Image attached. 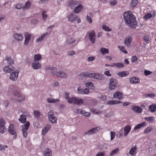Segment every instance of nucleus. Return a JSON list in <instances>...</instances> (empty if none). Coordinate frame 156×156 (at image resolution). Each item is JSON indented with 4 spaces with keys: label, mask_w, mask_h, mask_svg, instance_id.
<instances>
[{
    "label": "nucleus",
    "mask_w": 156,
    "mask_h": 156,
    "mask_svg": "<svg viewBox=\"0 0 156 156\" xmlns=\"http://www.w3.org/2000/svg\"><path fill=\"white\" fill-rule=\"evenodd\" d=\"M130 129L131 127L129 125L126 126L125 127L124 129V135L125 136L129 133Z\"/></svg>",
    "instance_id": "nucleus-27"
},
{
    "label": "nucleus",
    "mask_w": 156,
    "mask_h": 156,
    "mask_svg": "<svg viewBox=\"0 0 156 156\" xmlns=\"http://www.w3.org/2000/svg\"><path fill=\"white\" fill-rule=\"evenodd\" d=\"M30 125V122L28 121H27L24 125H23L21 126V131L22 132L23 136L24 138H26L27 137L28 135L27 131Z\"/></svg>",
    "instance_id": "nucleus-3"
},
{
    "label": "nucleus",
    "mask_w": 156,
    "mask_h": 156,
    "mask_svg": "<svg viewBox=\"0 0 156 156\" xmlns=\"http://www.w3.org/2000/svg\"><path fill=\"white\" fill-rule=\"evenodd\" d=\"M24 36L25 40L24 42V44L25 45H27L28 44L29 41H30L31 35L30 33H25Z\"/></svg>",
    "instance_id": "nucleus-11"
},
{
    "label": "nucleus",
    "mask_w": 156,
    "mask_h": 156,
    "mask_svg": "<svg viewBox=\"0 0 156 156\" xmlns=\"http://www.w3.org/2000/svg\"><path fill=\"white\" fill-rule=\"evenodd\" d=\"M48 34L47 33H45L40 37L36 40V41L38 42L41 41Z\"/></svg>",
    "instance_id": "nucleus-36"
},
{
    "label": "nucleus",
    "mask_w": 156,
    "mask_h": 156,
    "mask_svg": "<svg viewBox=\"0 0 156 156\" xmlns=\"http://www.w3.org/2000/svg\"><path fill=\"white\" fill-rule=\"evenodd\" d=\"M19 121L21 123H24L26 121V118L24 115H22L20 116V118L19 119Z\"/></svg>",
    "instance_id": "nucleus-32"
},
{
    "label": "nucleus",
    "mask_w": 156,
    "mask_h": 156,
    "mask_svg": "<svg viewBox=\"0 0 156 156\" xmlns=\"http://www.w3.org/2000/svg\"><path fill=\"white\" fill-rule=\"evenodd\" d=\"M69 95V92H66V93H65V98H66V99L68 100L67 101L69 103V100L71 101H72L71 98H73V97H70Z\"/></svg>",
    "instance_id": "nucleus-38"
},
{
    "label": "nucleus",
    "mask_w": 156,
    "mask_h": 156,
    "mask_svg": "<svg viewBox=\"0 0 156 156\" xmlns=\"http://www.w3.org/2000/svg\"><path fill=\"white\" fill-rule=\"evenodd\" d=\"M138 0H132L131 2V6L132 7L135 6L138 3Z\"/></svg>",
    "instance_id": "nucleus-45"
},
{
    "label": "nucleus",
    "mask_w": 156,
    "mask_h": 156,
    "mask_svg": "<svg viewBox=\"0 0 156 156\" xmlns=\"http://www.w3.org/2000/svg\"><path fill=\"white\" fill-rule=\"evenodd\" d=\"M48 119L50 122L54 124L57 122V119L55 116L49 118Z\"/></svg>",
    "instance_id": "nucleus-33"
},
{
    "label": "nucleus",
    "mask_w": 156,
    "mask_h": 156,
    "mask_svg": "<svg viewBox=\"0 0 156 156\" xmlns=\"http://www.w3.org/2000/svg\"><path fill=\"white\" fill-rule=\"evenodd\" d=\"M42 17L43 20L44 21H45L46 19L48 16V15L47 14V12L46 11H43L42 13Z\"/></svg>",
    "instance_id": "nucleus-46"
},
{
    "label": "nucleus",
    "mask_w": 156,
    "mask_h": 156,
    "mask_svg": "<svg viewBox=\"0 0 156 156\" xmlns=\"http://www.w3.org/2000/svg\"><path fill=\"white\" fill-rule=\"evenodd\" d=\"M77 92L78 93L80 94H83V89L81 88L80 87L77 89Z\"/></svg>",
    "instance_id": "nucleus-59"
},
{
    "label": "nucleus",
    "mask_w": 156,
    "mask_h": 156,
    "mask_svg": "<svg viewBox=\"0 0 156 156\" xmlns=\"http://www.w3.org/2000/svg\"><path fill=\"white\" fill-rule=\"evenodd\" d=\"M9 132L12 135H15L14 138L16 139V132L15 128L13 124H11L9 125L8 130Z\"/></svg>",
    "instance_id": "nucleus-6"
},
{
    "label": "nucleus",
    "mask_w": 156,
    "mask_h": 156,
    "mask_svg": "<svg viewBox=\"0 0 156 156\" xmlns=\"http://www.w3.org/2000/svg\"><path fill=\"white\" fill-rule=\"evenodd\" d=\"M144 40L147 43H149L150 40L149 37L147 36H145L144 37Z\"/></svg>",
    "instance_id": "nucleus-58"
},
{
    "label": "nucleus",
    "mask_w": 156,
    "mask_h": 156,
    "mask_svg": "<svg viewBox=\"0 0 156 156\" xmlns=\"http://www.w3.org/2000/svg\"><path fill=\"white\" fill-rule=\"evenodd\" d=\"M132 37L130 36H129L126 37L124 41V43L127 47H130V44L132 42Z\"/></svg>",
    "instance_id": "nucleus-13"
},
{
    "label": "nucleus",
    "mask_w": 156,
    "mask_h": 156,
    "mask_svg": "<svg viewBox=\"0 0 156 156\" xmlns=\"http://www.w3.org/2000/svg\"><path fill=\"white\" fill-rule=\"evenodd\" d=\"M5 121L2 118H1L0 119V126H5Z\"/></svg>",
    "instance_id": "nucleus-56"
},
{
    "label": "nucleus",
    "mask_w": 156,
    "mask_h": 156,
    "mask_svg": "<svg viewBox=\"0 0 156 156\" xmlns=\"http://www.w3.org/2000/svg\"><path fill=\"white\" fill-rule=\"evenodd\" d=\"M6 61L7 62L8 64L9 65H11L14 63V62L11 57L7 56L5 57Z\"/></svg>",
    "instance_id": "nucleus-30"
},
{
    "label": "nucleus",
    "mask_w": 156,
    "mask_h": 156,
    "mask_svg": "<svg viewBox=\"0 0 156 156\" xmlns=\"http://www.w3.org/2000/svg\"><path fill=\"white\" fill-rule=\"evenodd\" d=\"M102 28L103 30L106 31H111V29L108 26L103 25L102 26Z\"/></svg>",
    "instance_id": "nucleus-49"
},
{
    "label": "nucleus",
    "mask_w": 156,
    "mask_h": 156,
    "mask_svg": "<svg viewBox=\"0 0 156 156\" xmlns=\"http://www.w3.org/2000/svg\"><path fill=\"white\" fill-rule=\"evenodd\" d=\"M47 101L49 103H56L59 101L58 99H55L51 98H48L47 99Z\"/></svg>",
    "instance_id": "nucleus-24"
},
{
    "label": "nucleus",
    "mask_w": 156,
    "mask_h": 156,
    "mask_svg": "<svg viewBox=\"0 0 156 156\" xmlns=\"http://www.w3.org/2000/svg\"><path fill=\"white\" fill-rule=\"evenodd\" d=\"M152 17V15L151 13H148L144 16V18L147 20V19L151 18Z\"/></svg>",
    "instance_id": "nucleus-57"
},
{
    "label": "nucleus",
    "mask_w": 156,
    "mask_h": 156,
    "mask_svg": "<svg viewBox=\"0 0 156 156\" xmlns=\"http://www.w3.org/2000/svg\"><path fill=\"white\" fill-rule=\"evenodd\" d=\"M104 76L103 75L99 74L97 73H93V78L99 80H101L103 79Z\"/></svg>",
    "instance_id": "nucleus-15"
},
{
    "label": "nucleus",
    "mask_w": 156,
    "mask_h": 156,
    "mask_svg": "<svg viewBox=\"0 0 156 156\" xmlns=\"http://www.w3.org/2000/svg\"><path fill=\"white\" fill-rule=\"evenodd\" d=\"M13 37L17 41H22L23 39V37L21 34H15L13 35Z\"/></svg>",
    "instance_id": "nucleus-17"
},
{
    "label": "nucleus",
    "mask_w": 156,
    "mask_h": 156,
    "mask_svg": "<svg viewBox=\"0 0 156 156\" xmlns=\"http://www.w3.org/2000/svg\"><path fill=\"white\" fill-rule=\"evenodd\" d=\"M123 16L126 23L132 29L135 28L137 25V22L135 16L132 12L128 11L124 13Z\"/></svg>",
    "instance_id": "nucleus-1"
},
{
    "label": "nucleus",
    "mask_w": 156,
    "mask_h": 156,
    "mask_svg": "<svg viewBox=\"0 0 156 156\" xmlns=\"http://www.w3.org/2000/svg\"><path fill=\"white\" fill-rule=\"evenodd\" d=\"M136 147H132L129 151V154L132 155H134L135 154V152L136 151Z\"/></svg>",
    "instance_id": "nucleus-35"
},
{
    "label": "nucleus",
    "mask_w": 156,
    "mask_h": 156,
    "mask_svg": "<svg viewBox=\"0 0 156 156\" xmlns=\"http://www.w3.org/2000/svg\"><path fill=\"white\" fill-rule=\"evenodd\" d=\"M93 73H90L88 72H86L84 73L83 76L85 77H89L90 78H93Z\"/></svg>",
    "instance_id": "nucleus-37"
},
{
    "label": "nucleus",
    "mask_w": 156,
    "mask_h": 156,
    "mask_svg": "<svg viewBox=\"0 0 156 156\" xmlns=\"http://www.w3.org/2000/svg\"><path fill=\"white\" fill-rule=\"evenodd\" d=\"M32 66L33 69H40L41 66L39 63L37 62H34L32 64Z\"/></svg>",
    "instance_id": "nucleus-20"
},
{
    "label": "nucleus",
    "mask_w": 156,
    "mask_h": 156,
    "mask_svg": "<svg viewBox=\"0 0 156 156\" xmlns=\"http://www.w3.org/2000/svg\"><path fill=\"white\" fill-rule=\"evenodd\" d=\"M79 2L74 1H71L68 4V6L70 8H74L76 5H79Z\"/></svg>",
    "instance_id": "nucleus-14"
},
{
    "label": "nucleus",
    "mask_w": 156,
    "mask_h": 156,
    "mask_svg": "<svg viewBox=\"0 0 156 156\" xmlns=\"http://www.w3.org/2000/svg\"><path fill=\"white\" fill-rule=\"evenodd\" d=\"M3 70L6 73H11L12 71H14L15 69L14 67L10 66V67L8 66H5L3 68Z\"/></svg>",
    "instance_id": "nucleus-10"
},
{
    "label": "nucleus",
    "mask_w": 156,
    "mask_h": 156,
    "mask_svg": "<svg viewBox=\"0 0 156 156\" xmlns=\"http://www.w3.org/2000/svg\"><path fill=\"white\" fill-rule=\"evenodd\" d=\"M119 103H122L121 101H119L117 100L110 101L108 102V104L112 105L114 104H118Z\"/></svg>",
    "instance_id": "nucleus-34"
},
{
    "label": "nucleus",
    "mask_w": 156,
    "mask_h": 156,
    "mask_svg": "<svg viewBox=\"0 0 156 156\" xmlns=\"http://www.w3.org/2000/svg\"><path fill=\"white\" fill-rule=\"evenodd\" d=\"M75 41V40L72 37L68 38L66 42V44L67 45H71Z\"/></svg>",
    "instance_id": "nucleus-25"
},
{
    "label": "nucleus",
    "mask_w": 156,
    "mask_h": 156,
    "mask_svg": "<svg viewBox=\"0 0 156 156\" xmlns=\"http://www.w3.org/2000/svg\"><path fill=\"white\" fill-rule=\"evenodd\" d=\"M113 67L115 66L118 68H122L124 67V64L120 63H113Z\"/></svg>",
    "instance_id": "nucleus-31"
},
{
    "label": "nucleus",
    "mask_w": 156,
    "mask_h": 156,
    "mask_svg": "<svg viewBox=\"0 0 156 156\" xmlns=\"http://www.w3.org/2000/svg\"><path fill=\"white\" fill-rule=\"evenodd\" d=\"M22 7V5L21 4H17L15 8L17 9H20Z\"/></svg>",
    "instance_id": "nucleus-62"
},
{
    "label": "nucleus",
    "mask_w": 156,
    "mask_h": 156,
    "mask_svg": "<svg viewBox=\"0 0 156 156\" xmlns=\"http://www.w3.org/2000/svg\"><path fill=\"white\" fill-rule=\"evenodd\" d=\"M145 119L149 122H153L154 121V118L153 116H150L149 118L147 117H145Z\"/></svg>",
    "instance_id": "nucleus-44"
},
{
    "label": "nucleus",
    "mask_w": 156,
    "mask_h": 156,
    "mask_svg": "<svg viewBox=\"0 0 156 156\" xmlns=\"http://www.w3.org/2000/svg\"><path fill=\"white\" fill-rule=\"evenodd\" d=\"M77 5L73 11L74 12L76 13H78L80 12L83 9V5L80 4V2H79V5Z\"/></svg>",
    "instance_id": "nucleus-16"
},
{
    "label": "nucleus",
    "mask_w": 156,
    "mask_h": 156,
    "mask_svg": "<svg viewBox=\"0 0 156 156\" xmlns=\"http://www.w3.org/2000/svg\"><path fill=\"white\" fill-rule=\"evenodd\" d=\"M89 37L91 43L92 44L94 43L96 37L95 32L93 31H92L89 32Z\"/></svg>",
    "instance_id": "nucleus-9"
},
{
    "label": "nucleus",
    "mask_w": 156,
    "mask_h": 156,
    "mask_svg": "<svg viewBox=\"0 0 156 156\" xmlns=\"http://www.w3.org/2000/svg\"><path fill=\"white\" fill-rule=\"evenodd\" d=\"M129 74V73L126 71L120 72L118 73V75L122 77L126 76Z\"/></svg>",
    "instance_id": "nucleus-29"
},
{
    "label": "nucleus",
    "mask_w": 156,
    "mask_h": 156,
    "mask_svg": "<svg viewBox=\"0 0 156 156\" xmlns=\"http://www.w3.org/2000/svg\"><path fill=\"white\" fill-rule=\"evenodd\" d=\"M100 128L97 127L94 128H93L90 130L86 132L85 134V135H90L92 134H94V133L97 132V131L99 130Z\"/></svg>",
    "instance_id": "nucleus-12"
},
{
    "label": "nucleus",
    "mask_w": 156,
    "mask_h": 156,
    "mask_svg": "<svg viewBox=\"0 0 156 156\" xmlns=\"http://www.w3.org/2000/svg\"><path fill=\"white\" fill-rule=\"evenodd\" d=\"M86 19L87 22H88L89 23H92V20L91 17L88 15H87L86 16Z\"/></svg>",
    "instance_id": "nucleus-63"
},
{
    "label": "nucleus",
    "mask_w": 156,
    "mask_h": 156,
    "mask_svg": "<svg viewBox=\"0 0 156 156\" xmlns=\"http://www.w3.org/2000/svg\"><path fill=\"white\" fill-rule=\"evenodd\" d=\"M132 110L137 113H141L142 111V108L139 106H133L132 107Z\"/></svg>",
    "instance_id": "nucleus-18"
},
{
    "label": "nucleus",
    "mask_w": 156,
    "mask_h": 156,
    "mask_svg": "<svg viewBox=\"0 0 156 156\" xmlns=\"http://www.w3.org/2000/svg\"><path fill=\"white\" fill-rule=\"evenodd\" d=\"M14 96L17 97L18 99V101L20 102L23 101L25 99L24 96L22 95L18 91L16 90L14 92Z\"/></svg>",
    "instance_id": "nucleus-7"
},
{
    "label": "nucleus",
    "mask_w": 156,
    "mask_h": 156,
    "mask_svg": "<svg viewBox=\"0 0 156 156\" xmlns=\"http://www.w3.org/2000/svg\"><path fill=\"white\" fill-rule=\"evenodd\" d=\"M31 4L30 2L29 1L27 2L25 4V5L23 7V9L24 10H26L27 9L30 8V6Z\"/></svg>",
    "instance_id": "nucleus-41"
},
{
    "label": "nucleus",
    "mask_w": 156,
    "mask_h": 156,
    "mask_svg": "<svg viewBox=\"0 0 156 156\" xmlns=\"http://www.w3.org/2000/svg\"><path fill=\"white\" fill-rule=\"evenodd\" d=\"M86 86L87 87L91 89H93L94 88V86L91 82L87 83H86Z\"/></svg>",
    "instance_id": "nucleus-40"
},
{
    "label": "nucleus",
    "mask_w": 156,
    "mask_h": 156,
    "mask_svg": "<svg viewBox=\"0 0 156 156\" xmlns=\"http://www.w3.org/2000/svg\"><path fill=\"white\" fill-rule=\"evenodd\" d=\"M118 48L119 49L120 51L123 53L126 54L127 53V51L125 49V48L124 47L118 46Z\"/></svg>",
    "instance_id": "nucleus-50"
},
{
    "label": "nucleus",
    "mask_w": 156,
    "mask_h": 156,
    "mask_svg": "<svg viewBox=\"0 0 156 156\" xmlns=\"http://www.w3.org/2000/svg\"><path fill=\"white\" fill-rule=\"evenodd\" d=\"M149 108L151 112H154L156 111V105L153 104L149 106Z\"/></svg>",
    "instance_id": "nucleus-42"
},
{
    "label": "nucleus",
    "mask_w": 156,
    "mask_h": 156,
    "mask_svg": "<svg viewBox=\"0 0 156 156\" xmlns=\"http://www.w3.org/2000/svg\"><path fill=\"white\" fill-rule=\"evenodd\" d=\"M41 58V56L40 55H34V61L35 62L38 61Z\"/></svg>",
    "instance_id": "nucleus-39"
},
{
    "label": "nucleus",
    "mask_w": 156,
    "mask_h": 156,
    "mask_svg": "<svg viewBox=\"0 0 156 156\" xmlns=\"http://www.w3.org/2000/svg\"><path fill=\"white\" fill-rule=\"evenodd\" d=\"M76 16L73 13H71L68 16V21L71 22H74L75 20Z\"/></svg>",
    "instance_id": "nucleus-19"
},
{
    "label": "nucleus",
    "mask_w": 156,
    "mask_h": 156,
    "mask_svg": "<svg viewBox=\"0 0 156 156\" xmlns=\"http://www.w3.org/2000/svg\"><path fill=\"white\" fill-rule=\"evenodd\" d=\"M48 118L54 116V112L52 110H50L48 113Z\"/></svg>",
    "instance_id": "nucleus-52"
},
{
    "label": "nucleus",
    "mask_w": 156,
    "mask_h": 156,
    "mask_svg": "<svg viewBox=\"0 0 156 156\" xmlns=\"http://www.w3.org/2000/svg\"><path fill=\"white\" fill-rule=\"evenodd\" d=\"M113 97L114 98H117L119 100L122 99L123 97L122 94L118 91H117L114 94Z\"/></svg>",
    "instance_id": "nucleus-23"
},
{
    "label": "nucleus",
    "mask_w": 156,
    "mask_h": 156,
    "mask_svg": "<svg viewBox=\"0 0 156 156\" xmlns=\"http://www.w3.org/2000/svg\"><path fill=\"white\" fill-rule=\"evenodd\" d=\"M152 72L148 70H145L144 71V73L145 76H147L151 73Z\"/></svg>",
    "instance_id": "nucleus-61"
},
{
    "label": "nucleus",
    "mask_w": 156,
    "mask_h": 156,
    "mask_svg": "<svg viewBox=\"0 0 156 156\" xmlns=\"http://www.w3.org/2000/svg\"><path fill=\"white\" fill-rule=\"evenodd\" d=\"M34 113L35 117L38 118L40 117V112L39 111L36 110L34 111Z\"/></svg>",
    "instance_id": "nucleus-53"
},
{
    "label": "nucleus",
    "mask_w": 156,
    "mask_h": 156,
    "mask_svg": "<svg viewBox=\"0 0 156 156\" xmlns=\"http://www.w3.org/2000/svg\"><path fill=\"white\" fill-rule=\"evenodd\" d=\"M76 53L75 51H68L67 55L69 56H72L75 54Z\"/></svg>",
    "instance_id": "nucleus-55"
},
{
    "label": "nucleus",
    "mask_w": 156,
    "mask_h": 156,
    "mask_svg": "<svg viewBox=\"0 0 156 156\" xmlns=\"http://www.w3.org/2000/svg\"><path fill=\"white\" fill-rule=\"evenodd\" d=\"M72 101H69V103L73 104L74 105H81L83 104L84 101L83 99L80 98L73 97L72 98H71Z\"/></svg>",
    "instance_id": "nucleus-2"
},
{
    "label": "nucleus",
    "mask_w": 156,
    "mask_h": 156,
    "mask_svg": "<svg viewBox=\"0 0 156 156\" xmlns=\"http://www.w3.org/2000/svg\"><path fill=\"white\" fill-rule=\"evenodd\" d=\"M130 82L132 83H136L140 82V80L137 77H133L129 79Z\"/></svg>",
    "instance_id": "nucleus-22"
},
{
    "label": "nucleus",
    "mask_w": 156,
    "mask_h": 156,
    "mask_svg": "<svg viewBox=\"0 0 156 156\" xmlns=\"http://www.w3.org/2000/svg\"><path fill=\"white\" fill-rule=\"evenodd\" d=\"M52 155V151L48 148H47L44 151V156H51Z\"/></svg>",
    "instance_id": "nucleus-21"
},
{
    "label": "nucleus",
    "mask_w": 156,
    "mask_h": 156,
    "mask_svg": "<svg viewBox=\"0 0 156 156\" xmlns=\"http://www.w3.org/2000/svg\"><path fill=\"white\" fill-rule=\"evenodd\" d=\"M147 125V123L145 122H143L141 124H137L134 129V130H136L140 128L141 127H144Z\"/></svg>",
    "instance_id": "nucleus-26"
},
{
    "label": "nucleus",
    "mask_w": 156,
    "mask_h": 156,
    "mask_svg": "<svg viewBox=\"0 0 156 156\" xmlns=\"http://www.w3.org/2000/svg\"><path fill=\"white\" fill-rule=\"evenodd\" d=\"M82 115L85 116L87 117H89L90 115V113L87 112L84 110H82V112L81 114Z\"/></svg>",
    "instance_id": "nucleus-51"
},
{
    "label": "nucleus",
    "mask_w": 156,
    "mask_h": 156,
    "mask_svg": "<svg viewBox=\"0 0 156 156\" xmlns=\"http://www.w3.org/2000/svg\"><path fill=\"white\" fill-rule=\"evenodd\" d=\"M119 151V149L117 148L113 150L110 153V156H114Z\"/></svg>",
    "instance_id": "nucleus-43"
},
{
    "label": "nucleus",
    "mask_w": 156,
    "mask_h": 156,
    "mask_svg": "<svg viewBox=\"0 0 156 156\" xmlns=\"http://www.w3.org/2000/svg\"><path fill=\"white\" fill-rule=\"evenodd\" d=\"M111 140H113L115 135V132H111Z\"/></svg>",
    "instance_id": "nucleus-60"
},
{
    "label": "nucleus",
    "mask_w": 156,
    "mask_h": 156,
    "mask_svg": "<svg viewBox=\"0 0 156 156\" xmlns=\"http://www.w3.org/2000/svg\"><path fill=\"white\" fill-rule=\"evenodd\" d=\"M100 51L103 55L109 53V50L107 48H101L100 49Z\"/></svg>",
    "instance_id": "nucleus-28"
},
{
    "label": "nucleus",
    "mask_w": 156,
    "mask_h": 156,
    "mask_svg": "<svg viewBox=\"0 0 156 156\" xmlns=\"http://www.w3.org/2000/svg\"><path fill=\"white\" fill-rule=\"evenodd\" d=\"M19 72V71L18 70H16V72H15V71H12L10 75V79L13 81L16 80L18 78Z\"/></svg>",
    "instance_id": "nucleus-8"
},
{
    "label": "nucleus",
    "mask_w": 156,
    "mask_h": 156,
    "mask_svg": "<svg viewBox=\"0 0 156 156\" xmlns=\"http://www.w3.org/2000/svg\"><path fill=\"white\" fill-rule=\"evenodd\" d=\"M52 74L57 77L64 78H67L68 76L67 74L63 71L59 72L53 71L52 72Z\"/></svg>",
    "instance_id": "nucleus-4"
},
{
    "label": "nucleus",
    "mask_w": 156,
    "mask_h": 156,
    "mask_svg": "<svg viewBox=\"0 0 156 156\" xmlns=\"http://www.w3.org/2000/svg\"><path fill=\"white\" fill-rule=\"evenodd\" d=\"M105 155L104 152L100 151L98 152L96 154V156H103Z\"/></svg>",
    "instance_id": "nucleus-64"
},
{
    "label": "nucleus",
    "mask_w": 156,
    "mask_h": 156,
    "mask_svg": "<svg viewBox=\"0 0 156 156\" xmlns=\"http://www.w3.org/2000/svg\"><path fill=\"white\" fill-rule=\"evenodd\" d=\"M118 83L117 80L116 79L112 78L110 80L109 83V88L112 90L115 89Z\"/></svg>",
    "instance_id": "nucleus-5"
},
{
    "label": "nucleus",
    "mask_w": 156,
    "mask_h": 156,
    "mask_svg": "<svg viewBox=\"0 0 156 156\" xmlns=\"http://www.w3.org/2000/svg\"><path fill=\"white\" fill-rule=\"evenodd\" d=\"M6 131V127L5 126H0V132L2 133H5Z\"/></svg>",
    "instance_id": "nucleus-47"
},
{
    "label": "nucleus",
    "mask_w": 156,
    "mask_h": 156,
    "mask_svg": "<svg viewBox=\"0 0 156 156\" xmlns=\"http://www.w3.org/2000/svg\"><path fill=\"white\" fill-rule=\"evenodd\" d=\"M153 128L151 127H148L144 131V133L146 134L152 131Z\"/></svg>",
    "instance_id": "nucleus-48"
},
{
    "label": "nucleus",
    "mask_w": 156,
    "mask_h": 156,
    "mask_svg": "<svg viewBox=\"0 0 156 156\" xmlns=\"http://www.w3.org/2000/svg\"><path fill=\"white\" fill-rule=\"evenodd\" d=\"M110 4L112 6H114L117 3V1L116 0H112L110 2Z\"/></svg>",
    "instance_id": "nucleus-54"
}]
</instances>
